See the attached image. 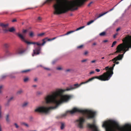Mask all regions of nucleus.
<instances>
[{"label":"nucleus","mask_w":131,"mask_h":131,"mask_svg":"<svg viewBox=\"0 0 131 131\" xmlns=\"http://www.w3.org/2000/svg\"><path fill=\"white\" fill-rule=\"evenodd\" d=\"M31 71L30 69H27L23 70L21 71V72L23 73H26L29 72Z\"/></svg>","instance_id":"22"},{"label":"nucleus","mask_w":131,"mask_h":131,"mask_svg":"<svg viewBox=\"0 0 131 131\" xmlns=\"http://www.w3.org/2000/svg\"><path fill=\"white\" fill-rule=\"evenodd\" d=\"M28 79H29L27 77L26 78H25L24 79V82H27L28 80Z\"/></svg>","instance_id":"34"},{"label":"nucleus","mask_w":131,"mask_h":131,"mask_svg":"<svg viewBox=\"0 0 131 131\" xmlns=\"http://www.w3.org/2000/svg\"><path fill=\"white\" fill-rule=\"evenodd\" d=\"M3 86V85H1L0 86V93H1L2 92L1 89H2Z\"/></svg>","instance_id":"38"},{"label":"nucleus","mask_w":131,"mask_h":131,"mask_svg":"<svg viewBox=\"0 0 131 131\" xmlns=\"http://www.w3.org/2000/svg\"><path fill=\"white\" fill-rule=\"evenodd\" d=\"M56 69L57 70H61L62 69V68L61 67H58L56 68Z\"/></svg>","instance_id":"35"},{"label":"nucleus","mask_w":131,"mask_h":131,"mask_svg":"<svg viewBox=\"0 0 131 131\" xmlns=\"http://www.w3.org/2000/svg\"><path fill=\"white\" fill-rule=\"evenodd\" d=\"M57 38V37H54L52 38V40H53L54 39H56V38Z\"/></svg>","instance_id":"56"},{"label":"nucleus","mask_w":131,"mask_h":131,"mask_svg":"<svg viewBox=\"0 0 131 131\" xmlns=\"http://www.w3.org/2000/svg\"><path fill=\"white\" fill-rule=\"evenodd\" d=\"M122 41L123 43L117 46L116 49V51L115 52L109 54V56L114 55L116 53H121L122 51L124 52L125 53L129 50V48H131V37H127L124 38Z\"/></svg>","instance_id":"3"},{"label":"nucleus","mask_w":131,"mask_h":131,"mask_svg":"<svg viewBox=\"0 0 131 131\" xmlns=\"http://www.w3.org/2000/svg\"><path fill=\"white\" fill-rule=\"evenodd\" d=\"M87 126L88 127L91 129L92 131H99L97 127L94 123L92 124H88Z\"/></svg>","instance_id":"11"},{"label":"nucleus","mask_w":131,"mask_h":131,"mask_svg":"<svg viewBox=\"0 0 131 131\" xmlns=\"http://www.w3.org/2000/svg\"><path fill=\"white\" fill-rule=\"evenodd\" d=\"M83 45H81L77 47V48L78 49H81L83 47Z\"/></svg>","instance_id":"30"},{"label":"nucleus","mask_w":131,"mask_h":131,"mask_svg":"<svg viewBox=\"0 0 131 131\" xmlns=\"http://www.w3.org/2000/svg\"><path fill=\"white\" fill-rule=\"evenodd\" d=\"M108 41V40H105L103 41V42H105V43L107 42Z\"/></svg>","instance_id":"53"},{"label":"nucleus","mask_w":131,"mask_h":131,"mask_svg":"<svg viewBox=\"0 0 131 131\" xmlns=\"http://www.w3.org/2000/svg\"><path fill=\"white\" fill-rule=\"evenodd\" d=\"M45 34V33H42L38 34L37 36L38 37H42V36L44 35Z\"/></svg>","instance_id":"28"},{"label":"nucleus","mask_w":131,"mask_h":131,"mask_svg":"<svg viewBox=\"0 0 131 131\" xmlns=\"http://www.w3.org/2000/svg\"><path fill=\"white\" fill-rule=\"evenodd\" d=\"M85 26H83L79 28H77V29H76V30H74V32L76 31H77L78 30H80L82 29L83 28L85 27Z\"/></svg>","instance_id":"24"},{"label":"nucleus","mask_w":131,"mask_h":131,"mask_svg":"<svg viewBox=\"0 0 131 131\" xmlns=\"http://www.w3.org/2000/svg\"><path fill=\"white\" fill-rule=\"evenodd\" d=\"M8 25L9 24H5L2 23H0V26L2 27L3 30L5 32H6L8 31V29H7V28Z\"/></svg>","instance_id":"14"},{"label":"nucleus","mask_w":131,"mask_h":131,"mask_svg":"<svg viewBox=\"0 0 131 131\" xmlns=\"http://www.w3.org/2000/svg\"><path fill=\"white\" fill-rule=\"evenodd\" d=\"M16 34L20 38L21 40L27 43L28 44H36L38 46H43L46 43V41H45V40L47 38H44L42 40L43 42L42 43H40L39 42H29L27 41L25 38L21 34L19 33H17Z\"/></svg>","instance_id":"5"},{"label":"nucleus","mask_w":131,"mask_h":131,"mask_svg":"<svg viewBox=\"0 0 131 131\" xmlns=\"http://www.w3.org/2000/svg\"><path fill=\"white\" fill-rule=\"evenodd\" d=\"M15 30V29L13 27H12L10 28L9 29H8V31L10 32H13Z\"/></svg>","instance_id":"23"},{"label":"nucleus","mask_w":131,"mask_h":131,"mask_svg":"<svg viewBox=\"0 0 131 131\" xmlns=\"http://www.w3.org/2000/svg\"><path fill=\"white\" fill-rule=\"evenodd\" d=\"M96 61L95 60H93L91 61V62L92 63H95Z\"/></svg>","instance_id":"52"},{"label":"nucleus","mask_w":131,"mask_h":131,"mask_svg":"<svg viewBox=\"0 0 131 131\" xmlns=\"http://www.w3.org/2000/svg\"><path fill=\"white\" fill-rule=\"evenodd\" d=\"M94 71H91L90 73H89V74H90V75H91V74H94Z\"/></svg>","instance_id":"40"},{"label":"nucleus","mask_w":131,"mask_h":131,"mask_svg":"<svg viewBox=\"0 0 131 131\" xmlns=\"http://www.w3.org/2000/svg\"><path fill=\"white\" fill-rule=\"evenodd\" d=\"M89 53V52L88 51H85L83 53L84 55H86Z\"/></svg>","instance_id":"37"},{"label":"nucleus","mask_w":131,"mask_h":131,"mask_svg":"<svg viewBox=\"0 0 131 131\" xmlns=\"http://www.w3.org/2000/svg\"><path fill=\"white\" fill-rule=\"evenodd\" d=\"M64 124L63 123H61V126L60 127V128L61 129H63L64 128Z\"/></svg>","instance_id":"25"},{"label":"nucleus","mask_w":131,"mask_h":131,"mask_svg":"<svg viewBox=\"0 0 131 131\" xmlns=\"http://www.w3.org/2000/svg\"><path fill=\"white\" fill-rule=\"evenodd\" d=\"M37 78H35L34 79V81H37Z\"/></svg>","instance_id":"55"},{"label":"nucleus","mask_w":131,"mask_h":131,"mask_svg":"<svg viewBox=\"0 0 131 131\" xmlns=\"http://www.w3.org/2000/svg\"><path fill=\"white\" fill-rule=\"evenodd\" d=\"M106 13H107V12L104 13H101V14H100L98 16V15L97 14H96L95 15V18H94V20H91L90 21H89V22H88L87 23L86 25H90L91 23H93L94 21L96 20L98 18L100 17H102V16H103V15H104L106 14Z\"/></svg>","instance_id":"10"},{"label":"nucleus","mask_w":131,"mask_h":131,"mask_svg":"<svg viewBox=\"0 0 131 131\" xmlns=\"http://www.w3.org/2000/svg\"><path fill=\"white\" fill-rule=\"evenodd\" d=\"M28 102H24L22 105V106L23 107H25L27 106L28 104Z\"/></svg>","instance_id":"20"},{"label":"nucleus","mask_w":131,"mask_h":131,"mask_svg":"<svg viewBox=\"0 0 131 131\" xmlns=\"http://www.w3.org/2000/svg\"><path fill=\"white\" fill-rule=\"evenodd\" d=\"M88 59H85L81 61V62L82 63L84 62H86L88 60Z\"/></svg>","instance_id":"33"},{"label":"nucleus","mask_w":131,"mask_h":131,"mask_svg":"<svg viewBox=\"0 0 131 131\" xmlns=\"http://www.w3.org/2000/svg\"><path fill=\"white\" fill-rule=\"evenodd\" d=\"M124 54V53L123 54H119L118 56L114 58L112 60H110V62L113 61L114 63H115L116 64H119V62L118 61H117L121 60L122 59Z\"/></svg>","instance_id":"8"},{"label":"nucleus","mask_w":131,"mask_h":131,"mask_svg":"<svg viewBox=\"0 0 131 131\" xmlns=\"http://www.w3.org/2000/svg\"><path fill=\"white\" fill-rule=\"evenodd\" d=\"M4 46L5 48H7L9 47V45L8 43H5L4 45Z\"/></svg>","instance_id":"29"},{"label":"nucleus","mask_w":131,"mask_h":131,"mask_svg":"<svg viewBox=\"0 0 131 131\" xmlns=\"http://www.w3.org/2000/svg\"><path fill=\"white\" fill-rule=\"evenodd\" d=\"M13 97H11L8 100V102H9L10 101H11L13 99Z\"/></svg>","instance_id":"43"},{"label":"nucleus","mask_w":131,"mask_h":131,"mask_svg":"<svg viewBox=\"0 0 131 131\" xmlns=\"http://www.w3.org/2000/svg\"><path fill=\"white\" fill-rule=\"evenodd\" d=\"M32 86L34 87H35L37 86V85H34Z\"/></svg>","instance_id":"58"},{"label":"nucleus","mask_w":131,"mask_h":131,"mask_svg":"<svg viewBox=\"0 0 131 131\" xmlns=\"http://www.w3.org/2000/svg\"><path fill=\"white\" fill-rule=\"evenodd\" d=\"M45 69L46 70H49V69L47 68H45Z\"/></svg>","instance_id":"59"},{"label":"nucleus","mask_w":131,"mask_h":131,"mask_svg":"<svg viewBox=\"0 0 131 131\" xmlns=\"http://www.w3.org/2000/svg\"><path fill=\"white\" fill-rule=\"evenodd\" d=\"M128 36H130V37H131V36H129V35H127V36H126L125 38L126 37Z\"/></svg>","instance_id":"60"},{"label":"nucleus","mask_w":131,"mask_h":131,"mask_svg":"<svg viewBox=\"0 0 131 131\" xmlns=\"http://www.w3.org/2000/svg\"><path fill=\"white\" fill-rule=\"evenodd\" d=\"M104 59V57H103L102 58V59Z\"/></svg>","instance_id":"61"},{"label":"nucleus","mask_w":131,"mask_h":131,"mask_svg":"<svg viewBox=\"0 0 131 131\" xmlns=\"http://www.w3.org/2000/svg\"><path fill=\"white\" fill-rule=\"evenodd\" d=\"M74 32V30L70 31L68 32H67V33H66V34H64L60 36H59V37H61L62 36H64L65 35H69L72 33H73Z\"/></svg>","instance_id":"18"},{"label":"nucleus","mask_w":131,"mask_h":131,"mask_svg":"<svg viewBox=\"0 0 131 131\" xmlns=\"http://www.w3.org/2000/svg\"><path fill=\"white\" fill-rule=\"evenodd\" d=\"M102 126L105 128L106 131H131V124H126L121 127L114 120L104 122Z\"/></svg>","instance_id":"2"},{"label":"nucleus","mask_w":131,"mask_h":131,"mask_svg":"<svg viewBox=\"0 0 131 131\" xmlns=\"http://www.w3.org/2000/svg\"><path fill=\"white\" fill-rule=\"evenodd\" d=\"M42 18L40 17H38V20L39 21L41 20Z\"/></svg>","instance_id":"45"},{"label":"nucleus","mask_w":131,"mask_h":131,"mask_svg":"<svg viewBox=\"0 0 131 131\" xmlns=\"http://www.w3.org/2000/svg\"><path fill=\"white\" fill-rule=\"evenodd\" d=\"M25 49L21 48H18L16 50L15 53L16 54H22L26 51Z\"/></svg>","instance_id":"12"},{"label":"nucleus","mask_w":131,"mask_h":131,"mask_svg":"<svg viewBox=\"0 0 131 131\" xmlns=\"http://www.w3.org/2000/svg\"><path fill=\"white\" fill-rule=\"evenodd\" d=\"M109 68H109V67L108 66H107V67H106L105 68V69H106V70H107V69H108V70H109Z\"/></svg>","instance_id":"49"},{"label":"nucleus","mask_w":131,"mask_h":131,"mask_svg":"<svg viewBox=\"0 0 131 131\" xmlns=\"http://www.w3.org/2000/svg\"><path fill=\"white\" fill-rule=\"evenodd\" d=\"M95 71L97 72H99L100 71V70L99 69H95Z\"/></svg>","instance_id":"44"},{"label":"nucleus","mask_w":131,"mask_h":131,"mask_svg":"<svg viewBox=\"0 0 131 131\" xmlns=\"http://www.w3.org/2000/svg\"><path fill=\"white\" fill-rule=\"evenodd\" d=\"M77 112H80L83 115H85V117L87 119H90L94 118L96 114L95 112L91 110H83L75 108L72 110L67 111L66 113L62 114V117H63L66 116L68 112H69L71 114H72Z\"/></svg>","instance_id":"4"},{"label":"nucleus","mask_w":131,"mask_h":131,"mask_svg":"<svg viewBox=\"0 0 131 131\" xmlns=\"http://www.w3.org/2000/svg\"><path fill=\"white\" fill-rule=\"evenodd\" d=\"M29 35L31 37H33L35 36L34 32L32 31H31L29 32Z\"/></svg>","instance_id":"21"},{"label":"nucleus","mask_w":131,"mask_h":131,"mask_svg":"<svg viewBox=\"0 0 131 131\" xmlns=\"http://www.w3.org/2000/svg\"><path fill=\"white\" fill-rule=\"evenodd\" d=\"M116 43H117L116 41H115L113 42L112 44V45L111 46V47H113L115 45V44H116Z\"/></svg>","instance_id":"31"},{"label":"nucleus","mask_w":131,"mask_h":131,"mask_svg":"<svg viewBox=\"0 0 131 131\" xmlns=\"http://www.w3.org/2000/svg\"><path fill=\"white\" fill-rule=\"evenodd\" d=\"M1 106L0 105V118L2 117V115H1Z\"/></svg>","instance_id":"42"},{"label":"nucleus","mask_w":131,"mask_h":131,"mask_svg":"<svg viewBox=\"0 0 131 131\" xmlns=\"http://www.w3.org/2000/svg\"><path fill=\"white\" fill-rule=\"evenodd\" d=\"M117 34H115L113 36V38H115L116 36H117Z\"/></svg>","instance_id":"51"},{"label":"nucleus","mask_w":131,"mask_h":131,"mask_svg":"<svg viewBox=\"0 0 131 131\" xmlns=\"http://www.w3.org/2000/svg\"><path fill=\"white\" fill-rule=\"evenodd\" d=\"M8 76V75L6 74H3L1 75L0 77V80H2L5 79Z\"/></svg>","instance_id":"19"},{"label":"nucleus","mask_w":131,"mask_h":131,"mask_svg":"<svg viewBox=\"0 0 131 131\" xmlns=\"http://www.w3.org/2000/svg\"><path fill=\"white\" fill-rule=\"evenodd\" d=\"M27 30H23V32L24 33H25L27 32Z\"/></svg>","instance_id":"41"},{"label":"nucleus","mask_w":131,"mask_h":131,"mask_svg":"<svg viewBox=\"0 0 131 131\" xmlns=\"http://www.w3.org/2000/svg\"><path fill=\"white\" fill-rule=\"evenodd\" d=\"M114 9V7H113V8H112V9H110L109 10V11H107V12H105L104 13H106V12H107L106 13H108V12H110V11H111L112 10H113V9Z\"/></svg>","instance_id":"39"},{"label":"nucleus","mask_w":131,"mask_h":131,"mask_svg":"<svg viewBox=\"0 0 131 131\" xmlns=\"http://www.w3.org/2000/svg\"><path fill=\"white\" fill-rule=\"evenodd\" d=\"M14 125L15 126V127L17 128H18L19 127V126L16 123H14Z\"/></svg>","instance_id":"32"},{"label":"nucleus","mask_w":131,"mask_h":131,"mask_svg":"<svg viewBox=\"0 0 131 131\" xmlns=\"http://www.w3.org/2000/svg\"><path fill=\"white\" fill-rule=\"evenodd\" d=\"M94 79V77L90 78L85 82H83L79 84L78 83L71 85L69 88H67L65 90L59 89L55 91L52 92L51 94L47 95L45 98L46 104H53L54 106L46 107L43 106L39 107V112L47 114L50 110L56 108L60 104L63 102L67 101L71 97L70 95H62V94L66 91H70L77 88L83 84H86L92 81Z\"/></svg>","instance_id":"1"},{"label":"nucleus","mask_w":131,"mask_h":131,"mask_svg":"<svg viewBox=\"0 0 131 131\" xmlns=\"http://www.w3.org/2000/svg\"><path fill=\"white\" fill-rule=\"evenodd\" d=\"M108 72L104 73L102 74L99 76L93 77L94 79H97L99 80L105 81L109 80L111 78L107 73Z\"/></svg>","instance_id":"6"},{"label":"nucleus","mask_w":131,"mask_h":131,"mask_svg":"<svg viewBox=\"0 0 131 131\" xmlns=\"http://www.w3.org/2000/svg\"><path fill=\"white\" fill-rule=\"evenodd\" d=\"M40 46L37 47L33 50V53L32 54L33 57L35 55H38L41 53V47Z\"/></svg>","instance_id":"9"},{"label":"nucleus","mask_w":131,"mask_h":131,"mask_svg":"<svg viewBox=\"0 0 131 131\" xmlns=\"http://www.w3.org/2000/svg\"><path fill=\"white\" fill-rule=\"evenodd\" d=\"M23 92V91L22 89H20L17 92V94H20L22 93Z\"/></svg>","instance_id":"26"},{"label":"nucleus","mask_w":131,"mask_h":131,"mask_svg":"<svg viewBox=\"0 0 131 131\" xmlns=\"http://www.w3.org/2000/svg\"><path fill=\"white\" fill-rule=\"evenodd\" d=\"M120 29V28H117V29H116V31H118Z\"/></svg>","instance_id":"54"},{"label":"nucleus","mask_w":131,"mask_h":131,"mask_svg":"<svg viewBox=\"0 0 131 131\" xmlns=\"http://www.w3.org/2000/svg\"><path fill=\"white\" fill-rule=\"evenodd\" d=\"M31 131H36V130H32Z\"/></svg>","instance_id":"62"},{"label":"nucleus","mask_w":131,"mask_h":131,"mask_svg":"<svg viewBox=\"0 0 131 131\" xmlns=\"http://www.w3.org/2000/svg\"><path fill=\"white\" fill-rule=\"evenodd\" d=\"M47 38V39H46L45 40V41L46 42V40H47V41H51L52 40V39H50V38L48 39L47 37H46V38Z\"/></svg>","instance_id":"36"},{"label":"nucleus","mask_w":131,"mask_h":131,"mask_svg":"<svg viewBox=\"0 0 131 131\" xmlns=\"http://www.w3.org/2000/svg\"><path fill=\"white\" fill-rule=\"evenodd\" d=\"M20 124L21 125L25 126L26 127H29V125L25 122H21L20 123Z\"/></svg>","instance_id":"17"},{"label":"nucleus","mask_w":131,"mask_h":131,"mask_svg":"<svg viewBox=\"0 0 131 131\" xmlns=\"http://www.w3.org/2000/svg\"><path fill=\"white\" fill-rule=\"evenodd\" d=\"M9 116L8 114L6 115L5 119L6 122L7 124H9L10 122V120L9 118Z\"/></svg>","instance_id":"16"},{"label":"nucleus","mask_w":131,"mask_h":131,"mask_svg":"<svg viewBox=\"0 0 131 131\" xmlns=\"http://www.w3.org/2000/svg\"><path fill=\"white\" fill-rule=\"evenodd\" d=\"M13 54L8 50H6L5 51V56H11Z\"/></svg>","instance_id":"15"},{"label":"nucleus","mask_w":131,"mask_h":131,"mask_svg":"<svg viewBox=\"0 0 131 131\" xmlns=\"http://www.w3.org/2000/svg\"><path fill=\"white\" fill-rule=\"evenodd\" d=\"M106 32H103L100 34V35L101 36H104L105 35Z\"/></svg>","instance_id":"27"},{"label":"nucleus","mask_w":131,"mask_h":131,"mask_svg":"<svg viewBox=\"0 0 131 131\" xmlns=\"http://www.w3.org/2000/svg\"><path fill=\"white\" fill-rule=\"evenodd\" d=\"M71 71V70L70 69H68L66 70L65 71L66 72H69Z\"/></svg>","instance_id":"47"},{"label":"nucleus","mask_w":131,"mask_h":131,"mask_svg":"<svg viewBox=\"0 0 131 131\" xmlns=\"http://www.w3.org/2000/svg\"><path fill=\"white\" fill-rule=\"evenodd\" d=\"M93 3V2H90L88 5V6H90Z\"/></svg>","instance_id":"48"},{"label":"nucleus","mask_w":131,"mask_h":131,"mask_svg":"<svg viewBox=\"0 0 131 131\" xmlns=\"http://www.w3.org/2000/svg\"><path fill=\"white\" fill-rule=\"evenodd\" d=\"M85 121V118L83 117H80L75 122L77 127L80 129H82L83 128V124Z\"/></svg>","instance_id":"7"},{"label":"nucleus","mask_w":131,"mask_h":131,"mask_svg":"<svg viewBox=\"0 0 131 131\" xmlns=\"http://www.w3.org/2000/svg\"><path fill=\"white\" fill-rule=\"evenodd\" d=\"M37 93L39 95H40L42 94V92H38Z\"/></svg>","instance_id":"46"},{"label":"nucleus","mask_w":131,"mask_h":131,"mask_svg":"<svg viewBox=\"0 0 131 131\" xmlns=\"http://www.w3.org/2000/svg\"><path fill=\"white\" fill-rule=\"evenodd\" d=\"M96 45V43L95 42H94V43H93V45Z\"/></svg>","instance_id":"57"},{"label":"nucleus","mask_w":131,"mask_h":131,"mask_svg":"<svg viewBox=\"0 0 131 131\" xmlns=\"http://www.w3.org/2000/svg\"><path fill=\"white\" fill-rule=\"evenodd\" d=\"M16 21H17V20L16 19H14L12 20V22H14Z\"/></svg>","instance_id":"50"},{"label":"nucleus","mask_w":131,"mask_h":131,"mask_svg":"<svg viewBox=\"0 0 131 131\" xmlns=\"http://www.w3.org/2000/svg\"><path fill=\"white\" fill-rule=\"evenodd\" d=\"M115 63L113 64L112 65V67L110 68H109V70H108L106 72H108L107 73L110 78L111 77L113 73V70L114 69V67L115 65Z\"/></svg>","instance_id":"13"}]
</instances>
